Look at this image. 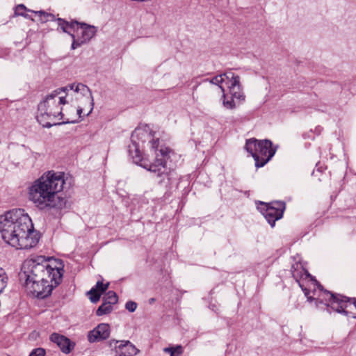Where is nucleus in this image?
Returning a JSON list of instances; mask_svg holds the SVG:
<instances>
[{
	"instance_id": "obj_31",
	"label": "nucleus",
	"mask_w": 356,
	"mask_h": 356,
	"mask_svg": "<svg viewBox=\"0 0 356 356\" xmlns=\"http://www.w3.org/2000/svg\"><path fill=\"white\" fill-rule=\"evenodd\" d=\"M302 270L304 272V274H305V275L306 277L309 276V274L308 273V272H307V271H306V270H305V269H302Z\"/></svg>"
},
{
	"instance_id": "obj_17",
	"label": "nucleus",
	"mask_w": 356,
	"mask_h": 356,
	"mask_svg": "<svg viewBox=\"0 0 356 356\" xmlns=\"http://www.w3.org/2000/svg\"><path fill=\"white\" fill-rule=\"evenodd\" d=\"M105 301L107 303H109L111 305H114L118 302V298L117 294L113 291H108L106 296H105Z\"/></svg>"
},
{
	"instance_id": "obj_34",
	"label": "nucleus",
	"mask_w": 356,
	"mask_h": 356,
	"mask_svg": "<svg viewBox=\"0 0 356 356\" xmlns=\"http://www.w3.org/2000/svg\"><path fill=\"white\" fill-rule=\"evenodd\" d=\"M219 89H220V90L223 92V89L221 86L219 87Z\"/></svg>"
},
{
	"instance_id": "obj_7",
	"label": "nucleus",
	"mask_w": 356,
	"mask_h": 356,
	"mask_svg": "<svg viewBox=\"0 0 356 356\" xmlns=\"http://www.w3.org/2000/svg\"><path fill=\"white\" fill-rule=\"evenodd\" d=\"M345 297L339 298L329 291H324L321 298L318 299V302L330 307L333 311L351 318H356V300L353 301L345 300Z\"/></svg>"
},
{
	"instance_id": "obj_22",
	"label": "nucleus",
	"mask_w": 356,
	"mask_h": 356,
	"mask_svg": "<svg viewBox=\"0 0 356 356\" xmlns=\"http://www.w3.org/2000/svg\"><path fill=\"white\" fill-rule=\"evenodd\" d=\"M109 283H106L105 284H103L102 282L98 281L96 284V289L99 292H104L108 288Z\"/></svg>"
},
{
	"instance_id": "obj_21",
	"label": "nucleus",
	"mask_w": 356,
	"mask_h": 356,
	"mask_svg": "<svg viewBox=\"0 0 356 356\" xmlns=\"http://www.w3.org/2000/svg\"><path fill=\"white\" fill-rule=\"evenodd\" d=\"M71 37L72 38V49H75L77 47L81 46L83 43H86V42H83V39L78 38L77 40L75 39V36L74 34H71Z\"/></svg>"
},
{
	"instance_id": "obj_19",
	"label": "nucleus",
	"mask_w": 356,
	"mask_h": 356,
	"mask_svg": "<svg viewBox=\"0 0 356 356\" xmlns=\"http://www.w3.org/2000/svg\"><path fill=\"white\" fill-rule=\"evenodd\" d=\"M102 292L98 291L96 289L92 288L89 292L88 294L90 295V299L92 302H97L101 296V293Z\"/></svg>"
},
{
	"instance_id": "obj_27",
	"label": "nucleus",
	"mask_w": 356,
	"mask_h": 356,
	"mask_svg": "<svg viewBox=\"0 0 356 356\" xmlns=\"http://www.w3.org/2000/svg\"><path fill=\"white\" fill-rule=\"evenodd\" d=\"M175 354L180 355L182 353V347L181 346H177L174 348Z\"/></svg>"
},
{
	"instance_id": "obj_6",
	"label": "nucleus",
	"mask_w": 356,
	"mask_h": 356,
	"mask_svg": "<svg viewBox=\"0 0 356 356\" xmlns=\"http://www.w3.org/2000/svg\"><path fill=\"white\" fill-rule=\"evenodd\" d=\"M245 149L255 161L257 168L263 167L275 153L269 140H258L255 138L247 140Z\"/></svg>"
},
{
	"instance_id": "obj_23",
	"label": "nucleus",
	"mask_w": 356,
	"mask_h": 356,
	"mask_svg": "<svg viewBox=\"0 0 356 356\" xmlns=\"http://www.w3.org/2000/svg\"><path fill=\"white\" fill-rule=\"evenodd\" d=\"M125 308L130 312H134L137 308V304L134 301H128L125 305Z\"/></svg>"
},
{
	"instance_id": "obj_25",
	"label": "nucleus",
	"mask_w": 356,
	"mask_h": 356,
	"mask_svg": "<svg viewBox=\"0 0 356 356\" xmlns=\"http://www.w3.org/2000/svg\"><path fill=\"white\" fill-rule=\"evenodd\" d=\"M163 351L165 353H170V356H175L174 348H165L163 349Z\"/></svg>"
},
{
	"instance_id": "obj_5",
	"label": "nucleus",
	"mask_w": 356,
	"mask_h": 356,
	"mask_svg": "<svg viewBox=\"0 0 356 356\" xmlns=\"http://www.w3.org/2000/svg\"><path fill=\"white\" fill-rule=\"evenodd\" d=\"M65 184L63 174L49 171L29 188V199L40 209L65 207L66 201L59 195Z\"/></svg>"
},
{
	"instance_id": "obj_15",
	"label": "nucleus",
	"mask_w": 356,
	"mask_h": 356,
	"mask_svg": "<svg viewBox=\"0 0 356 356\" xmlns=\"http://www.w3.org/2000/svg\"><path fill=\"white\" fill-rule=\"evenodd\" d=\"M58 21V24L59 26V27L63 30V32L65 33H69L70 35L71 34H72L71 33V30H75L76 29H79L78 26H79V23L77 22H67V21H65L64 19H62L60 18H58L57 19Z\"/></svg>"
},
{
	"instance_id": "obj_18",
	"label": "nucleus",
	"mask_w": 356,
	"mask_h": 356,
	"mask_svg": "<svg viewBox=\"0 0 356 356\" xmlns=\"http://www.w3.org/2000/svg\"><path fill=\"white\" fill-rule=\"evenodd\" d=\"M223 100L222 104L223 106L229 109H232L236 107V104L234 100V98H232V96L229 99L224 93L222 95Z\"/></svg>"
},
{
	"instance_id": "obj_13",
	"label": "nucleus",
	"mask_w": 356,
	"mask_h": 356,
	"mask_svg": "<svg viewBox=\"0 0 356 356\" xmlns=\"http://www.w3.org/2000/svg\"><path fill=\"white\" fill-rule=\"evenodd\" d=\"M26 12H31V13H33L35 15H38L40 17H44V19L41 18L42 22H44V21L47 20V17H51V15H49L48 13H45L43 11H33L31 10H29L23 4H19L15 8L14 15L15 16H22L25 18L31 19L33 20L31 17V16L26 13Z\"/></svg>"
},
{
	"instance_id": "obj_26",
	"label": "nucleus",
	"mask_w": 356,
	"mask_h": 356,
	"mask_svg": "<svg viewBox=\"0 0 356 356\" xmlns=\"http://www.w3.org/2000/svg\"><path fill=\"white\" fill-rule=\"evenodd\" d=\"M300 287L302 288V291H304L305 295L307 297L308 300L312 301V297H311V296H309V290H307V289H305V288L304 289V288L302 286V285H301L300 284Z\"/></svg>"
},
{
	"instance_id": "obj_28",
	"label": "nucleus",
	"mask_w": 356,
	"mask_h": 356,
	"mask_svg": "<svg viewBox=\"0 0 356 356\" xmlns=\"http://www.w3.org/2000/svg\"><path fill=\"white\" fill-rule=\"evenodd\" d=\"M145 148H148V149H147V152H149H149L152 154V156H154V158H153L152 159H149V156H150V155H149V154H147V156L146 158H147L149 161H152V162H154V158H155L154 152H152L149 147H146Z\"/></svg>"
},
{
	"instance_id": "obj_16",
	"label": "nucleus",
	"mask_w": 356,
	"mask_h": 356,
	"mask_svg": "<svg viewBox=\"0 0 356 356\" xmlns=\"http://www.w3.org/2000/svg\"><path fill=\"white\" fill-rule=\"evenodd\" d=\"M112 305L104 302L99 307V308L96 311V314L99 316H102L110 313L112 311Z\"/></svg>"
},
{
	"instance_id": "obj_20",
	"label": "nucleus",
	"mask_w": 356,
	"mask_h": 356,
	"mask_svg": "<svg viewBox=\"0 0 356 356\" xmlns=\"http://www.w3.org/2000/svg\"><path fill=\"white\" fill-rule=\"evenodd\" d=\"M211 82L213 84L218 85L222 82H225L227 83V79L226 76H225V74H223L219 76H216L211 79Z\"/></svg>"
},
{
	"instance_id": "obj_9",
	"label": "nucleus",
	"mask_w": 356,
	"mask_h": 356,
	"mask_svg": "<svg viewBox=\"0 0 356 356\" xmlns=\"http://www.w3.org/2000/svg\"><path fill=\"white\" fill-rule=\"evenodd\" d=\"M110 346L115 349L119 356H134L138 350L129 341L112 340L109 342Z\"/></svg>"
},
{
	"instance_id": "obj_30",
	"label": "nucleus",
	"mask_w": 356,
	"mask_h": 356,
	"mask_svg": "<svg viewBox=\"0 0 356 356\" xmlns=\"http://www.w3.org/2000/svg\"><path fill=\"white\" fill-rule=\"evenodd\" d=\"M293 276L296 280V281L298 282V274L296 272L293 273Z\"/></svg>"
},
{
	"instance_id": "obj_1",
	"label": "nucleus",
	"mask_w": 356,
	"mask_h": 356,
	"mask_svg": "<svg viewBox=\"0 0 356 356\" xmlns=\"http://www.w3.org/2000/svg\"><path fill=\"white\" fill-rule=\"evenodd\" d=\"M131 140L135 154L131 148L129 152L134 162L152 172L159 184H170L171 170L167 167V161L171 149L159 145V139L154 138L148 126L136 129L131 135Z\"/></svg>"
},
{
	"instance_id": "obj_14",
	"label": "nucleus",
	"mask_w": 356,
	"mask_h": 356,
	"mask_svg": "<svg viewBox=\"0 0 356 356\" xmlns=\"http://www.w3.org/2000/svg\"><path fill=\"white\" fill-rule=\"evenodd\" d=\"M81 29V37L83 42L90 41L96 34L97 29L94 26L88 25L85 23L80 24Z\"/></svg>"
},
{
	"instance_id": "obj_11",
	"label": "nucleus",
	"mask_w": 356,
	"mask_h": 356,
	"mask_svg": "<svg viewBox=\"0 0 356 356\" xmlns=\"http://www.w3.org/2000/svg\"><path fill=\"white\" fill-rule=\"evenodd\" d=\"M111 329L107 323H100L88 334V341L90 343L105 340L110 336Z\"/></svg>"
},
{
	"instance_id": "obj_2",
	"label": "nucleus",
	"mask_w": 356,
	"mask_h": 356,
	"mask_svg": "<svg viewBox=\"0 0 356 356\" xmlns=\"http://www.w3.org/2000/svg\"><path fill=\"white\" fill-rule=\"evenodd\" d=\"M63 275L61 265H53L43 256H33L23 262L19 278L28 294L44 298L60 283Z\"/></svg>"
},
{
	"instance_id": "obj_8",
	"label": "nucleus",
	"mask_w": 356,
	"mask_h": 356,
	"mask_svg": "<svg viewBox=\"0 0 356 356\" xmlns=\"http://www.w3.org/2000/svg\"><path fill=\"white\" fill-rule=\"evenodd\" d=\"M261 207H259V209L271 227H274L275 222L282 218L285 204L282 202H275L270 204L261 202Z\"/></svg>"
},
{
	"instance_id": "obj_29",
	"label": "nucleus",
	"mask_w": 356,
	"mask_h": 356,
	"mask_svg": "<svg viewBox=\"0 0 356 356\" xmlns=\"http://www.w3.org/2000/svg\"><path fill=\"white\" fill-rule=\"evenodd\" d=\"M85 110V108H82V107H79L77 108V114L79 115V118L81 117V114L83 112V111Z\"/></svg>"
},
{
	"instance_id": "obj_3",
	"label": "nucleus",
	"mask_w": 356,
	"mask_h": 356,
	"mask_svg": "<svg viewBox=\"0 0 356 356\" xmlns=\"http://www.w3.org/2000/svg\"><path fill=\"white\" fill-rule=\"evenodd\" d=\"M68 91H72L76 99H79V95L85 97V101L88 104L86 115H88L92 112L94 102L90 90L82 83H72L52 91L40 102L37 120L42 127L50 128L55 125L78 122L65 118L63 113L62 105L67 103L66 97L68 95Z\"/></svg>"
},
{
	"instance_id": "obj_4",
	"label": "nucleus",
	"mask_w": 356,
	"mask_h": 356,
	"mask_svg": "<svg viewBox=\"0 0 356 356\" xmlns=\"http://www.w3.org/2000/svg\"><path fill=\"white\" fill-rule=\"evenodd\" d=\"M1 238L15 249H29L39 241V234L23 209H12L1 216Z\"/></svg>"
},
{
	"instance_id": "obj_12",
	"label": "nucleus",
	"mask_w": 356,
	"mask_h": 356,
	"mask_svg": "<svg viewBox=\"0 0 356 356\" xmlns=\"http://www.w3.org/2000/svg\"><path fill=\"white\" fill-rule=\"evenodd\" d=\"M50 340L56 343L65 353H69L74 348L73 343L70 340L63 335L57 333H53L50 336Z\"/></svg>"
},
{
	"instance_id": "obj_24",
	"label": "nucleus",
	"mask_w": 356,
	"mask_h": 356,
	"mask_svg": "<svg viewBox=\"0 0 356 356\" xmlns=\"http://www.w3.org/2000/svg\"><path fill=\"white\" fill-rule=\"evenodd\" d=\"M44 355H45L44 350L43 348H38L34 349L31 353L29 356H44Z\"/></svg>"
},
{
	"instance_id": "obj_33",
	"label": "nucleus",
	"mask_w": 356,
	"mask_h": 356,
	"mask_svg": "<svg viewBox=\"0 0 356 356\" xmlns=\"http://www.w3.org/2000/svg\"><path fill=\"white\" fill-rule=\"evenodd\" d=\"M6 282V281H5V278H4L3 275L1 274V284H2L3 282Z\"/></svg>"
},
{
	"instance_id": "obj_32",
	"label": "nucleus",
	"mask_w": 356,
	"mask_h": 356,
	"mask_svg": "<svg viewBox=\"0 0 356 356\" xmlns=\"http://www.w3.org/2000/svg\"><path fill=\"white\" fill-rule=\"evenodd\" d=\"M154 301H155V299H154V298H150V299L149 300V304L153 303Z\"/></svg>"
},
{
	"instance_id": "obj_10",
	"label": "nucleus",
	"mask_w": 356,
	"mask_h": 356,
	"mask_svg": "<svg viewBox=\"0 0 356 356\" xmlns=\"http://www.w3.org/2000/svg\"><path fill=\"white\" fill-rule=\"evenodd\" d=\"M225 76H226L227 79V85L232 98H235L238 100H243L245 96L241 89L239 76H234L231 72L225 73Z\"/></svg>"
}]
</instances>
